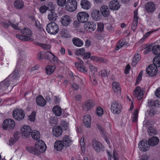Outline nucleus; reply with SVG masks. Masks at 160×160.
<instances>
[{"label":"nucleus","mask_w":160,"mask_h":160,"mask_svg":"<svg viewBox=\"0 0 160 160\" xmlns=\"http://www.w3.org/2000/svg\"><path fill=\"white\" fill-rule=\"evenodd\" d=\"M26 149L29 153L38 155L46 151V146L45 143L41 140L37 141L34 146L27 147Z\"/></svg>","instance_id":"nucleus-1"},{"label":"nucleus","mask_w":160,"mask_h":160,"mask_svg":"<svg viewBox=\"0 0 160 160\" xmlns=\"http://www.w3.org/2000/svg\"><path fill=\"white\" fill-rule=\"evenodd\" d=\"M46 30L48 33L55 35L58 32L59 28L57 23L54 22H51L48 24Z\"/></svg>","instance_id":"nucleus-2"},{"label":"nucleus","mask_w":160,"mask_h":160,"mask_svg":"<svg viewBox=\"0 0 160 160\" xmlns=\"http://www.w3.org/2000/svg\"><path fill=\"white\" fill-rule=\"evenodd\" d=\"M15 122L14 120L11 119H7L3 122V129L10 130L13 129L15 126Z\"/></svg>","instance_id":"nucleus-3"},{"label":"nucleus","mask_w":160,"mask_h":160,"mask_svg":"<svg viewBox=\"0 0 160 160\" xmlns=\"http://www.w3.org/2000/svg\"><path fill=\"white\" fill-rule=\"evenodd\" d=\"M122 107L118 101H114L111 103V110L114 114H118L121 111Z\"/></svg>","instance_id":"nucleus-4"},{"label":"nucleus","mask_w":160,"mask_h":160,"mask_svg":"<svg viewBox=\"0 0 160 160\" xmlns=\"http://www.w3.org/2000/svg\"><path fill=\"white\" fill-rule=\"evenodd\" d=\"M13 116L14 118L18 121L21 120L25 117L24 111L20 109H16L13 112Z\"/></svg>","instance_id":"nucleus-5"},{"label":"nucleus","mask_w":160,"mask_h":160,"mask_svg":"<svg viewBox=\"0 0 160 160\" xmlns=\"http://www.w3.org/2000/svg\"><path fill=\"white\" fill-rule=\"evenodd\" d=\"M77 6V3L76 0H68L66 6V8L68 11L70 12H72L76 10Z\"/></svg>","instance_id":"nucleus-6"},{"label":"nucleus","mask_w":160,"mask_h":160,"mask_svg":"<svg viewBox=\"0 0 160 160\" xmlns=\"http://www.w3.org/2000/svg\"><path fill=\"white\" fill-rule=\"evenodd\" d=\"M31 130V128L30 126L25 125L21 128L20 132L22 134L23 138H25L30 136L32 132Z\"/></svg>","instance_id":"nucleus-7"},{"label":"nucleus","mask_w":160,"mask_h":160,"mask_svg":"<svg viewBox=\"0 0 160 160\" xmlns=\"http://www.w3.org/2000/svg\"><path fill=\"white\" fill-rule=\"evenodd\" d=\"M77 18L78 21L82 23H85L88 21L89 19V15L86 12H80L77 14Z\"/></svg>","instance_id":"nucleus-8"},{"label":"nucleus","mask_w":160,"mask_h":160,"mask_svg":"<svg viewBox=\"0 0 160 160\" xmlns=\"http://www.w3.org/2000/svg\"><path fill=\"white\" fill-rule=\"evenodd\" d=\"M21 33L25 38V39L27 41H33V39L31 38L32 35V32L31 30L28 28H24L21 30Z\"/></svg>","instance_id":"nucleus-9"},{"label":"nucleus","mask_w":160,"mask_h":160,"mask_svg":"<svg viewBox=\"0 0 160 160\" xmlns=\"http://www.w3.org/2000/svg\"><path fill=\"white\" fill-rule=\"evenodd\" d=\"M141 89L140 86H137L133 91V95L134 96L137 98L138 100H140L143 98V94L144 93V91Z\"/></svg>","instance_id":"nucleus-10"},{"label":"nucleus","mask_w":160,"mask_h":160,"mask_svg":"<svg viewBox=\"0 0 160 160\" xmlns=\"http://www.w3.org/2000/svg\"><path fill=\"white\" fill-rule=\"evenodd\" d=\"M146 71L148 75L151 77L155 76L157 73L158 69L155 65L151 64L147 68Z\"/></svg>","instance_id":"nucleus-11"},{"label":"nucleus","mask_w":160,"mask_h":160,"mask_svg":"<svg viewBox=\"0 0 160 160\" xmlns=\"http://www.w3.org/2000/svg\"><path fill=\"white\" fill-rule=\"evenodd\" d=\"M93 147L95 150L97 152H100L101 150L104 151V146L100 142L96 139L93 140L92 141Z\"/></svg>","instance_id":"nucleus-12"},{"label":"nucleus","mask_w":160,"mask_h":160,"mask_svg":"<svg viewBox=\"0 0 160 160\" xmlns=\"http://www.w3.org/2000/svg\"><path fill=\"white\" fill-rule=\"evenodd\" d=\"M138 148L141 151L145 152L149 150V145L145 139L140 141L138 143Z\"/></svg>","instance_id":"nucleus-13"},{"label":"nucleus","mask_w":160,"mask_h":160,"mask_svg":"<svg viewBox=\"0 0 160 160\" xmlns=\"http://www.w3.org/2000/svg\"><path fill=\"white\" fill-rule=\"evenodd\" d=\"M19 77L18 70L17 71V69L16 68L13 72L7 78L8 79L9 81L12 83L15 80L18 79Z\"/></svg>","instance_id":"nucleus-14"},{"label":"nucleus","mask_w":160,"mask_h":160,"mask_svg":"<svg viewBox=\"0 0 160 160\" xmlns=\"http://www.w3.org/2000/svg\"><path fill=\"white\" fill-rule=\"evenodd\" d=\"M91 16L92 19L96 21L100 20L102 17L100 11L96 9H93L92 11Z\"/></svg>","instance_id":"nucleus-15"},{"label":"nucleus","mask_w":160,"mask_h":160,"mask_svg":"<svg viewBox=\"0 0 160 160\" xmlns=\"http://www.w3.org/2000/svg\"><path fill=\"white\" fill-rule=\"evenodd\" d=\"M61 20L62 25L67 26L69 25L72 21L71 17L67 15L63 16L61 18Z\"/></svg>","instance_id":"nucleus-16"},{"label":"nucleus","mask_w":160,"mask_h":160,"mask_svg":"<svg viewBox=\"0 0 160 160\" xmlns=\"http://www.w3.org/2000/svg\"><path fill=\"white\" fill-rule=\"evenodd\" d=\"M100 12L104 17H108L110 14V8L108 6L103 5L101 7Z\"/></svg>","instance_id":"nucleus-17"},{"label":"nucleus","mask_w":160,"mask_h":160,"mask_svg":"<svg viewBox=\"0 0 160 160\" xmlns=\"http://www.w3.org/2000/svg\"><path fill=\"white\" fill-rule=\"evenodd\" d=\"M120 5L117 0H113L111 1L109 4V7L111 10H118L120 7Z\"/></svg>","instance_id":"nucleus-18"},{"label":"nucleus","mask_w":160,"mask_h":160,"mask_svg":"<svg viewBox=\"0 0 160 160\" xmlns=\"http://www.w3.org/2000/svg\"><path fill=\"white\" fill-rule=\"evenodd\" d=\"M94 105V103L92 100H88L84 103L83 108L85 110L88 111L91 109Z\"/></svg>","instance_id":"nucleus-19"},{"label":"nucleus","mask_w":160,"mask_h":160,"mask_svg":"<svg viewBox=\"0 0 160 160\" xmlns=\"http://www.w3.org/2000/svg\"><path fill=\"white\" fill-rule=\"evenodd\" d=\"M145 7L146 11L149 13L153 12L155 9V5L152 2H149L146 3Z\"/></svg>","instance_id":"nucleus-20"},{"label":"nucleus","mask_w":160,"mask_h":160,"mask_svg":"<svg viewBox=\"0 0 160 160\" xmlns=\"http://www.w3.org/2000/svg\"><path fill=\"white\" fill-rule=\"evenodd\" d=\"M52 133L53 135L56 137H60L62 133V128L59 126L53 127Z\"/></svg>","instance_id":"nucleus-21"},{"label":"nucleus","mask_w":160,"mask_h":160,"mask_svg":"<svg viewBox=\"0 0 160 160\" xmlns=\"http://www.w3.org/2000/svg\"><path fill=\"white\" fill-rule=\"evenodd\" d=\"M27 65V62L25 59H18L16 66L18 70H23Z\"/></svg>","instance_id":"nucleus-22"},{"label":"nucleus","mask_w":160,"mask_h":160,"mask_svg":"<svg viewBox=\"0 0 160 160\" xmlns=\"http://www.w3.org/2000/svg\"><path fill=\"white\" fill-rule=\"evenodd\" d=\"M11 84L12 83L7 78L4 81L0 82V90H6Z\"/></svg>","instance_id":"nucleus-23"},{"label":"nucleus","mask_w":160,"mask_h":160,"mask_svg":"<svg viewBox=\"0 0 160 160\" xmlns=\"http://www.w3.org/2000/svg\"><path fill=\"white\" fill-rule=\"evenodd\" d=\"M134 18L131 28L133 31H135L137 26L138 23V12L135 11L134 12Z\"/></svg>","instance_id":"nucleus-24"},{"label":"nucleus","mask_w":160,"mask_h":160,"mask_svg":"<svg viewBox=\"0 0 160 160\" xmlns=\"http://www.w3.org/2000/svg\"><path fill=\"white\" fill-rule=\"evenodd\" d=\"M85 29L88 31L91 32L94 31L96 28V26L93 22H88L84 26Z\"/></svg>","instance_id":"nucleus-25"},{"label":"nucleus","mask_w":160,"mask_h":160,"mask_svg":"<svg viewBox=\"0 0 160 160\" xmlns=\"http://www.w3.org/2000/svg\"><path fill=\"white\" fill-rule=\"evenodd\" d=\"M159 142L158 138L156 136H154L151 137L148 139V143L149 146L153 147L157 145Z\"/></svg>","instance_id":"nucleus-26"},{"label":"nucleus","mask_w":160,"mask_h":160,"mask_svg":"<svg viewBox=\"0 0 160 160\" xmlns=\"http://www.w3.org/2000/svg\"><path fill=\"white\" fill-rule=\"evenodd\" d=\"M65 147L64 144L61 140L57 141L55 142L54 147L55 149L57 151H60L63 149Z\"/></svg>","instance_id":"nucleus-27"},{"label":"nucleus","mask_w":160,"mask_h":160,"mask_svg":"<svg viewBox=\"0 0 160 160\" xmlns=\"http://www.w3.org/2000/svg\"><path fill=\"white\" fill-rule=\"evenodd\" d=\"M81 8L86 10H88L91 8V2L88 0H82L80 2Z\"/></svg>","instance_id":"nucleus-28"},{"label":"nucleus","mask_w":160,"mask_h":160,"mask_svg":"<svg viewBox=\"0 0 160 160\" xmlns=\"http://www.w3.org/2000/svg\"><path fill=\"white\" fill-rule=\"evenodd\" d=\"M112 87L115 93L118 95L120 94L121 90L118 82H113L112 84Z\"/></svg>","instance_id":"nucleus-29"},{"label":"nucleus","mask_w":160,"mask_h":160,"mask_svg":"<svg viewBox=\"0 0 160 160\" xmlns=\"http://www.w3.org/2000/svg\"><path fill=\"white\" fill-rule=\"evenodd\" d=\"M36 101L37 105L41 107H43L46 104V101L41 95L39 96L36 98Z\"/></svg>","instance_id":"nucleus-30"},{"label":"nucleus","mask_w":160,"mask_h":160,"mask_svg":"<svg viewBox=\"0 0 160 160\" xmlns=\"http://www.w3.org/2000/svg\"><path fill=\"white\" fill-rule=\"evenodd\" d=\"M61 141L64 144L66 148L69 147L71 144L72 142L71 138L67 135H65Z\"/></svg>","instance_id":"nucleus-31"},{"label":"nucleus","mask_w":160,"mask_h":160,"mask_svg":"<svg viewBox=\"0 0 160 160\" xmlns=\"http://www.w3.org/2000/svg\"><path fill=\"white\" fill-rule=\"evenodd\" d=\"M83 122L85 126L87 127H90L91 126V117L89 115L84 116L83 118Z\"/></svg>","instance_id":"nucleus-32"},{"label":"nucleus","mask_w":160,"mask_h":160,"mask_svg":"<svg viewBox=\"0 0 160 160\" xmlns=\"http://www.w3.org/2000/svg\"><path fill=\"white\" fill-rule=\"evenodd\" d=\"M56 68L55 65H47L45 68L46 73L48 75L52 74L54 72Z\"/></svg>","instance_id":"nucleus-33"},{"label":"nucleus","mask_w":160,"mask_h":160,"mask_svg":"<svg viewBox=\"0 0 160 160\" xmlns=\"http://www.w3.org/2000/svg\"><path fill=\"white\" fill-rule=\"evenodd\" d=\"M52 111L53 113L57 116H60L62 113L61 108L58 106H54L52 108Z\"/></svg>","instance_id":"nucleus-34"},{"label":"nucleus","mask_w":160,"mask_h":160,"mask_svg":"<svg viewBox=\"0 0 160 160\" xmlns=\"http://www.w3.org/2000/svg\"><path fill=\"white\" fill-rule=\"evenodd\" d=\"M72 41L74 45L78 47H81L83 44V42L78 38H74Z\"/></svg>","instance_id":"nucleus-35"},{"label":"nucleus","mask_w":160,"mask_h":160,"mask_svg":"<svg viewBox=\"0 0 160 160\" xmlns=\"http://www.w3.org/2000/svg\"><path fill=\"white\" fill-rule=\"evenodd\" d=\"M75 64L76 67L79 72L83 73H85L87 72V69L83 65H79L78 62H75Z\"/></svg>","instance_id":"nucleus-36"},{"label":"nucleus","mask_w":160,"mask_h":160,"mask_svg":"<svg viewBox=\"0 0 160 160\" xmlns=\"http://www.w3.org/2000/svg\"><path fill=\"white\" fill-rule=\"evenodd\" d=\"M31 135L32 138L36 140L39 139L40 138V133L37 130H33L32 132Z\"/></svg>","instance_id":"nucleus-37"},{"label":"nucleus","mask_w":160,"mask_h":160,"mask_svg":"<svg viewBox=\"0 0 160 160\" xmlns=\"http://www.w3.org/2000/svg\"><path fill=\"white\" fill-rule=\"evenodd\" d=\"M24 2L22 0H16L14 2V6L17 9H21L24 7Z\"/></svg>","instance_id":"nucleus-38"},{"label":"nucleus","mask_w":160,"mask_h":160,"mask_svg":"<svg viewBox=\"0 0 160 160\" xmlns=\"http://www.w3.org/2000/svg\"><path fill=\"white\" fill-rule=\"evenodd\" d=\"M61 37L64 38H67L71 37V35L69 34L68 31L65 29H62L60 32Z\"/></svg>","instance_id":"nucleus-39"},{"label":"nucleus","mask_w":160,"mask_h":160,"mask_svg":"<svg viewBox=\"0 0 160 160\" xmlns=\"http://www.w3.org/2000/svg\"><path fill=\"white\" fill-rule=\"evenodd\" d=\"M57 17V14L54 11L50 12L48 15V18L49 21H55Z\"/></svg>","instance_id":"nucleus-40"},{"label":"nucleus","mask_w":160,"mask_h":160,"mask_svg":"<svg viewBox=\"0 0 160 160\" xmlns=\"http://www.w3.org/2000/svg\"><path fill=\"white\" fill-rule=\"evenodd\" d=\"M140 59L141 57L140 55L138 54L135 55L132 59V65L133 67L135 66Z\"/></svg>","instance_id":"nucleus-41"},{"label":"nucleus","mask_w":160,"mask_h":160,"mask_svg":"<svg viewBox=\"0 0 160 160\" xmlns=\"http://www.w3.org/2000/svg\"><path fill=\"white\" fill-rule=\"evenodd\" d=\"M152 52L155 55L157 56H160V46L155 45L153 46Z\"/></svg>","instance_id":"nucleus-42"},{"label":"nucleus","mask_w":160,"mask_h":160,"mask_svg":"<svg viewBox=\"0 0 160 160\" xmlns=\"http://www.w3.org/2000/svg\"><path fill=\"white\" fill-rule=\"evenodd\" d=\"M153 63L157 68L160 67V56L155 57L153 59Z\"/></svg>","instance_id":"nucleus-43"},{"label":"nucleus","mask_w":160,"mask_h":160,"mask_svg":"<svg viewBox=\"0 0 160 160\" xmlns=\"http://www.w3.org/2000/svg\"><path fill=\"white\" fill-rule=\"evenodd\" d=\"M50 124L52 126L57 127L56 125L58 123L57 119L54 117H51L49 119Z\"/></svg>","instance_id":"nucleus-44"},{"label":"nucleus","mask_w":160,"mask_h":160,"mask_svg":"<svg viewBox=\"0 0 160 160\" xmlns=\"http://www.w3.org/2000/svg\"><path fill=\"white\" fill-rule=\"evenodd\" d=\"M44 58L48 60L50 62H52V57H53V54L49 52H46L44 54Z\"/></svg>","instance_id":"nucleus-45"},{"label":"nucleus","mask_w":160,"mask_h":160,"mask_svg":"<svg viewBox=\"0 0 160 160\" xmlns=\"http://www.w3.org/2000/svg\"><path fill=\"white\" fill-rule=\"evenodd\" d=\"M35 43L36 45L42 47L43 49L48 50L50 49L51 48L50 46L49 45H47L45 44H43L40 43L38 42H35Z\"/></svg>","instance_id":"nucleus-46"},{"label":"nucleus","mask_w":160,"mask_h":160,"mask_svg":"<svg viewBox=\"0 0 160 160\" xmlns=\"http://www.w3.org/2000/svg\"><path fill=\"white\" fill-rule=\"evenodd\" d=\"M85 53V50L83 48L78 49L75 52V54L78 56H83Z\"/></svg>","instance_id":"nucleus-47"},{"label":"nucleus","mask_w":160,"mask_h":160,"mask_svg":"<svg viewBox=\"0 0 160 160\" xmlns=\"http://www.w3.org/2000/svg\"><path fill=\"white\" fill-rule=\"evenodd\" d=\"M148 132L149 135L151 136L152 134L155 135L157 133L156 130L152 126H150L148 130Z\"/></svg>","instance_id":"nucleus-48"},{"label":"nucleus","mask_w":160,"mask_h":160,"mask_svg":"<svg viewBox=\"0 0 160 160\" xmlns=\"http://www.w3.org/2000/svg\"><path fill=\"white\" fill-rule=\"evenodd\" d=\"M104 25L101 22L98 23L97 30L99 32H102L104 29Z\"/></svg>","instance_id":"nucleus-49"},{"label":"nucleus","mask_w":160,"mask_h":160,"mask_svg":"<svg viewBox=\"0 0 160 160\" xmlns=\"http://www.w3.org/2000/svg\"><path fill=\"white\" fill-rule=\"evenodd\" d=\"M36 112L33 111L32 113L28 116V119L31 122H34L36 116Z\"/></svg>","instance_id":"nucleus-50"},{"label":"nucleus","mask_w":160,"mask_h":160,"mask_svg":"<svg viewBox=\"0 0 160 160\" xmlns=\"http://www.w3.org/2000/svg\"><path fill=\"white\" fill-rule=\"evenodd\" d=\"M143 73V71H141L139 73L136 80L135 83V85H137L138 84L142 79V75Z\"/></svg>","instance_id":"nucleus-51"},{"label":"nucleus","mask_w":160,"mask_h":160,"mask_svg":"<svg viewBox=\"0 0 160 160\" xmlns=\"http://www.w3.org/2000/svg\"><path fill=\"white\" fill-rule=\"evenodd\" d=\"M58 5L60 7L64 6L66 3V0H57Z\"/></svg>","instance_id":"nucleus-52"},{"label":"nucleus","mask_w":160,"mask_h":160,"mask_svg":"<svg viewBox=\"0 0 160 160\" xmlns=\"http://www.w3.org/2000/svg\"><path fill=\"white\" fill-rule=\"evenodd\" d=\"M48 9L49 10L50 12L54 11L55 9V6L51 2L48 3Z\"/></svg>","instance_id":"nucleus-53"},{"label":"nucleus","mask_w":160,"mask_h":160,"mask_svg":"<svg viewBox=\"0 0 160 160\" xmlns=\"http://www.w3.org/2000/svg\"><path fill=\"white\" fill-rule=\"evenodd\" d=\"M103 110L100 107H98L96 110L97 114L99 116H102L103 114Z\"/></svg>","instance_id":"nucleus-54"},{"label":"nucleus","mask_w":160,"mask_h":160,"mask_svg":"<svg viewBox=\"0 0 160 160\" xmlns=\"http://www.w3.org/2000/svg\"><path fill=\"white\" fill-rule=\"evenodd\" d=\"M152 121L151 120H145L143 122V126L148 128V127L150 126V125H152Z\"/></svg>","instance_id":"nucleus-55"},{"label":"nucleus","mask_w":160,"mask_h":160,"mask_svg":"<svg viewBox=\"0 0 160 160\" xmlns=\"http://www.w3.org/2000/svg\"><path fill=\"white\" fill-rule=\"evenodd\" d=\"M90 68V70L92 72H95L98 71V69L97 67L93 66L92 64H90L89 66Z\"/></svg>","instance_id":"nucleus-56"},{"label":"nucleus","mask_w":160,"mask_h":160,"mask_svg":"<svg viewBox=\"0 0 160 160\" xmlns=\"http://www.w3.org/2000/svg\"><path fill=\"white\" fill-rule=\"evenodd\" d=\"M43 53L42 52H40L38 53L37 58L38 60H40L44 58Z\"/></svg>","instance_id":"nucleus-57"},{"label":"nucleus","mask_w":160,"mask_h":160,"mask_svg":"<svg viewBox=\"0 0 160 160\" xmlns=\"http://www.w3.org/2000/svg\"><path fill=\"white\" fill-rule=\"evenodd\" d=\"M19 139V138L17 137V138H16V139H15L14 138H11L9 140V145H13L16 142L17 140H18Z\"/></svg>","instance_id":"nucleus-58"},{"label":"nucleus","mask_w":160,"mask_h":160,"mask_svg":"<svg viewBox=\"0 0 160 160\" xmlns=\"http://www.w3.org/2000/svg\"><path fill=\"white\" fill-rule=\"evenodd\" d=\"M19 57L18 59H25L26 57L25 53L24 52H21L19 53Z\"/></svg>","instance_id":"nucleus-59"},{"label":"nucleus","mask_w":160,"mask_h":160,"mask_svg":"<svg viewBox=\"0 0 160 160\" xmlns=\"http://www.w3.org/2000/svg\"><path fill=\"white\" fill-rule=\"evenodd\" d=\"M8 22L10 25L13 28L16 29H18V24H14V22H12L11 21H8Z\"/></svg>","instance_id":"nucleus-60"},{"label":"nucleus","mask_w":160,"mask_h":160,"mask_svg":"<svg viewBox=\"0 0 160 160\" xmlns=\"http://www.w3.org/2000/svg\"><path fill=\"white\" fill-rule=\"evenodd\" d=\"M84 138H82L81 139V140L80 141V144L82 151L83 150H85V143L84 141Z\"/></svg>","instance_id":"nucleus-61"},{"label":"nucleus","mask_w":160,"mask_h":160,"mask_svg":"<svg viewBox=\"0 0 160 160\" xmlns=\"http://www.w3.org/2000/svg\"><path fill=\"white\" fill-rule=\"evenodd\" d=\"M47 10H48V8L45 6H41L39 8L40 12L42 13L45 12Z\"/></svg>","instance_id":"nucleus-62"},{"label":"nucleus","mask_w":160,"mask_h":160,"mask_svg":"<svg viewBox=\"0 0 160 160\" xmlns=\"http://www.w3.org/2000/svg\"><path fill=\"white\" fill-rule=\"evenodd\" d=\"M147 106L149 108L152 106H155L154 100H148Z\"/></svg>","instance_id":"nucleus-63"},{"label":"nucleus","mask_w":160,"mask_h":160,"mask_svg":"<svg viewBox=\"0 0 160 160\" xmlns=\"http://www.w3.org/2000/svg\"><path fill=\"white\" fill-rule=\"evenodd\" d=\"M99 73L101 74L102 77H105L108 76V71L106 70H102Z\"/></svg>","instance_id":"nucleus-64"}]
</instances>
